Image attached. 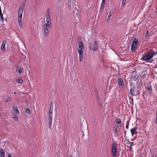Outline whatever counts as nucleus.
Masks as SVG:
<instances>
[{
  "label": "nucleus",
  "instance_id": "6e6d98bb",
  "mask_svg": "<svg viewBox=\"0 0 157 157\" xmlns=\"http://www.w3.org/2000/svg\"><path fill=\"white\" fill-rule=\"evenodd\" d=\"M130 149H132V147H130Z\"/></svg>",
  "mask_w": 157,
  "mask_h": 157
},
{
  "label": "nucleus",
  "instance_id": "39448f33",
  "mask_svg": "<svg viewBox=\"0 0 157 157\" xmlns=\"http://www.w3.org/2000/svg\"><path fill=\"white\" fill-rule=\"evenodd\" d=\"M51 25L45 23L44 25V35L45 37H47L49 33V29L51 26Z\"/></svg>",
  "mask_w": 157,
  "mask_h": 157
},
{
  "label": "nucleus",
  "instance_id": "b1692460",
  "mask_svg": "<svg viewBox=\"0 0 157 157\" xmlns=\"http://www.w3.org/2000/svg\"><path fill=\"white\" fill-rule=\"evenodd\" d=\"M25 112L27 113L28 114H30L31 113V111H30V109L28 108H26V109Z\"/></svg>",
  "mask_w": 157,
  "mask_h": 157
},
{
  "label": "nucleus",
  "instance_id": "473e14b6",
  "mask_svg": "<svg viewBox=\"0 0 157 157\" xmlns=\"http://www.w3.org/2000/svg\"><path fill=\"white\" fill-rule=\"evenodd\" d=\"M46 17H51V13H46Z\"/></svg>",
  "mask_w": 157,
  "mask_h": 157
},
{
  "label": "nucleus",
  "instance_id": "0eeeda50",
  "mask_svg": "<svg viewBox=\"0 0 157 157\" xmlns=\"http://www.w3.org/2000/svg\"><path fill=\"white\" fill-rule=\"evenodd\" d=\"M146 89L148 91V93L149 94H151L152 92V90L150 83H148L147 84Z\"/></svg>",
  "mask_w": 157,
  "mask_h": 157
},
{
  "label": "nucleus",
  "instance_id": "864d4df0",
  "mask_svg": "<svg viewBox=\"0 0 157 157\" xmlns=\"http://www.w3.org/2000/svg\"><path fill=\"white\" fill-rule=\"evenodd\" d=\"M51 109V110H52L53 109V108H51V109H50V108L49 109Z\"/></svg>",
  "mask_w": 157,
  "mask_h": 157
},
{
  "label": "nucleus",
  "instance_id": "aec40b11",
  "mask_svg": "<svg viewBox=\"0 0 157 157\" xmlns=\"http://www.w3.org/2000/svg\"><path fill=\"white\" fill-rule=\"evenodd\" d=\"M0 16L1 17L0 19V21L2 20V21H3V15L2 13L1 12V7H0Z\"/></svg>",
  "mask_w": 157,
  "mask_h": 157
},
{
  "label": "nucleus",
  "instance_id": "09e8293b",
  "mask_svg": "<svg viewBox=\"0 0 157 157\" xmlns=\"http://www.w3.org/2000/svg\"><path fill=\"white\" fill-rule=\"evenodd\" d=\"M8 157H12V156L11 155H8Z\"/></svg>",
  "mask_w": 157,
  "mask_h": 157
},
{
  "label": "nucleus",
  "instance_id": "6e6552de",
  "mask_svg": "<svg viewBox=\"0 0 157 157\" xmlns=\"http://www.w3.org/2000/svg\"><path fill=\"white\" fill-rule=\"evenodd\" d=\"M117 81L119 85L120 86H123L124 85V82L123 79L120 77L117 78Z\"/></svg>",
  "mask_w": 157,
  "mask_h": 157
},
{
  "label": "nucleus",
  "instance_id": "5fc2aeb1",
  "mask_svg": "<svg viewBox=\"0 0 157 157\" xmlns=\"http://www.w3.org/2000/svg\"><path fill=\"white\" fill-rule=\"evenodd\" d=\"M14 94H16V93L15 92H14Z\"/></svg>",
  "mask_w": 157,
  "mask_h": 157
},
{
  "label": "nucleus",
  "instance_id": "f257e3e1",
  "mask_svg": "<svg viewBox=\"0 0 157 157\" xmlns=\"http://www.w3.org/2000/svg\"><path fill=\"white\" fill-rule=\"evenodd\" d=\"M154 51L153 49H150L147 50L144 54L142 55V57L141 59L142 60L145 61L147 62L149 61L155 56Z\"/></svg>",
  "mask_w": 157,
  "mask_h": 157
},
{
  "label": "nucleus",
  "instance_id": "58836bf2",
  "mask_svg": "<svg viewBox=\"0 0 157 157\" xmlns=\"http://www.w3.org/2000/svg\"><path fill=\"white\" fill-rule=\"evenodd\" d=\"M19 25L21 28H22V25L21 22H18Z\"/></svg>",
  "mask_w": 157,
  "mask_h": 157
},
{
  "label": "nucleus",
  "instance_id": "9d476101",
  "mask_svg": "<svg viewBox=\"0 0 157 157\" xmlns=\"http://www.w3.org/2000/svg\"><path fill=\"white\" fill-rule=\"evenodd\" d=\"M136 90H135L133 88H131L130 90V95L134 96H136Z\"/></svg>",
  "mask_w": 157,
  "mask_h": 157
},
{
  "label": "nucleus",
  "instance_id": "a18cd8bd",
  "mask_svg": "<svg viewBox=\"0 0 157 157\" xmlns=\"http://www.w3.org/2000/svg\"><path fill=\"white\" fill-rule=\"evenodd\" d=\"M153 61H154L153 59H151V60H150L149 61V62H148L152 63L153 62Z\"/></svg>",
  "mask_w": 157,
  "mask_h": 157
},
{
  "label": "nucleus",
  "instance_id": "9b49d317",
  "mask_svg": "<svg viewBox=\"0 0 157 157\" xmlns=\"http://www.w3.org/2000/svg\"><path fill=\"white\" fill-rule=\"evenodd\" d=\"M13 109L15 113H16L18 115L19 114V111L17 107L15 106V105H13Z\"/></svg>",
  "mask_w": 157,
  "mask_h": 157
},
{
  "label": "nucleus",
  "instance_id": "3c124183",
  "mask_svg": "<svg viewBox=\"0 0 157 157\" xmlns=\"http://www.w3.org/2000/svg\"><path fill=\"white\" fill-rule=\"evenodd\" d=\"M156 117L157 118V111H156Z\"/></svg>",
  "mask_w": 157,
  "mask_h": 157
},
{
  "label": "nucleus",
  "instance_id": "1a4fd4ad",
  "mask_svg": "<svg viewBox=\"0 0 157 157\" xmlns=\"http://www.w3.org/2000/svg\"><path fill=\"white\" fill-rule=\"evenodd\" d=\"M6 44V42L5 41H3L2 44L1 46V49L2 52H4L5 51L6 48L5 47V44Z\"/></svg>",
  "mask_w": 157,
  "mask_h": 157
},
{
  "label": "nucleus",
  "instance_id": "4be33fe9",
  "mask_svg": "<svg viewBox=\"0 0 157 157\" xmlns=\"http://www.w3.org/2000/svg\"><path fill=\"white\" fill-rule=\"evenodd\" d=\"M23 9H22L21 8H19L18 11V14H22L23 13Z\"/></svg>",
  "mask_w": 157,
  "mask_h": 157
},
{
  "label": "nucleus",
  "instance_id": "8fccbe9b",
  "mask_svg": "<svg viewBox=\"0 0 157 157\" xmlns=\"http://www.w3.org/2000/svg\"><path fill=\"white\" fill-rule=\"evenodd\" d=\"M154 53H155V55H156L157 54V51L156 52H155L154 51Z\"/></svg>",
  "mask_w": 157,
  "mask_h": 157
},
{
  "label": "nucleus",
  "instance_id": "dca6fc26",
  "mask_svg": "<svg viewBox=\"0 0 157 157\" xmlns=\"http://www.w3.org/2000/svg\"><path fill=\"white\" fill-rule=\"evenodd\" d=\"M0 152L1 157H4L5 154L4 151L2 149H0Z\"/></svg>",
  "mask_w": 157,
  "mask_h": 157
},
{
  "label": "nucleus",
  "instance_id": "5701e85b",
  "mask_svg": "<svg viewBox=\"0 0 157 157\" xmlns=\"http://www.w3.org/2000/svg\"><path fill=\"white\" fill-rule=\"evenodd\" d=\"M151 153V157H154L155 151H154L153 150H150Z\"/></svg>",
  "mask_w": 157,
  "mask_h": 157
},
{
  "label": "nucleus",
  "instance_id": "e433bc0d",
  "mask_svg": "<svg viewBox=\"0 0 157 157\" xmlns=\"http://www.w3.org/2000/svg\"><path fill=\"white\" fill-rule=\"evenodd\" d=\"M138 78V76H134V77H133V79L134 81H136V80H137V79Z\"/></svg>",
  "mask_w": 157,
  "mask_h": 157
},
{
  "label": "nucleus",
  "instance_id": "2eb2a0df",
  "mask_svg": "<svg viewBox=\"0 0 157 157\" xmlns=\"http://www.w3.org/2000/svg\"><path fill=\"white\" fill-rule=\"evenodd\" d=\"M26 3V0H25L22 3L21 6H20L19 8H21L22 9H23L24 8Z\"/></svg>",
  "mask_w": 157,
  "mask_h": 157
},
{
  "label": "nucleus",
  "instance_id": "de8ad7c7",
  "mask_svg": "<svg viewBox=\"0 0 157 157\" xmlns=\"http://www.w3.org/2000/svg\"><path fill=\"white\" fill-rule=\"evenodd\" d=\"M155 122L156 124H157V118L156 117L155 120Z\"/></svg>",
  "mask_w": 157,
  "mask_h": 157
},
{
  "label": "nucleus",
  "instance_id": "72a5a7b5",
  "mask_svg": "<svg viewBox=\"0 0 157 157\" xmlns=\"http://www.w3.org/2000/svg\"><path fill=\"white\" fill-rule=\"evenodd\" d=\"M17 20L18 22H22V17H18Z\"/></svg>",
  "mask_w": 157,
  "mask_h": 157
},
{
  "label": "nucleus",
  "instance_id": "a19ab883",
  "mask_svg": "<svg viewBox=\"0 0 157 157\" xmlns=\"http://www.w3.org/2000/svg\"><path fill=\"white\" fill-rule=\"evenodd\" d=\"M128 125H129V122L126 125V128L127 129L128 127Z\"/></svg>",
  "mask_w": 157,
  "mask_h": 157
},
{
  "label": "nucleus",
  "instance_id": "cd10ccee",
  "mask_svg": "<svg viewBox=\"0 0 157 157\" xmlns=\"http://www.w3.org/2000/svg\"><path fill=\"white\" fill-rule=\"evenodd\" d=\"M89 48L90 49V50H93V46H92V43H90Z\"/></svg>",
  "mask_w": 157,
  "mask_h": 157
},
{
  "label": "nucleus",
  "instance_id": "f3484780",
  "mask_svg": "<svg viewBox=\"0 0 157 157\" xmlns=\"http://www.w3.org/2000/svg\"><path fill=\"white\" fill-rule=\"evenodd\" d=\"M147 73L146 72H143L141 75V78L144 79L146 75H147Z\"/></svg>",
  "mask_w": 157,
  "mask_h": 157
},
{
  "label": "nucleus",
  "instance_id": "f03ea898",
  "mask_svg": "<svg viewBox=\"0 0 157 157\" xmlns=\"http://www.w3.org/2000/svg\"><path fill=\"white\" fill-rule=\"evenodd\" d=\"M77 41L79 49H78V52L79 54V61H81L83 57V48L84 45L81 36H79L77 39Z\"/></svg>",
  "mask_w": 157,
  "mask_h": 157
},
{
  "label": "nucleus",
  "instance_id": "4468645a",
  "mask_svg": "<svg viewBox=\"0 0 157 157\" xmlns=\"http://www.w3.org/2000/svg\"><path fill=\"white\" fill-rule=\"evenodd\" d=\"M46 24H48L51 25V17H46Z\"/></svg>",
  "mask_w": 157,
  "mask_h": 157
},
{
  "label": "nucleus",
  "instance_id": "f704fd0d",
  "mask_svg": "<svg viewBox=\"0 0 157 157\" xmlns=\"http://www.w3.org/2000/svg\"><path fill=\"white\" fill-rule=\"evenodd\" d=\"M126 0H122V6H124Z\"/></svg>",
  "mask_w": 157,
  "mask_h": 157
},
{
  "label": "nucleus",
  "instance_id": "a211bd4d",
  "mask_svg": "<svg viewBox=\"0 0 157 157\" xmlns=\"http://www.w3.org/2000/svg\"><path fill=\"white\" fill-rule=\"evenodd\" d=\"M105 0H102V3H101L100 9H103V7L105 5Z\"/></svg>",
  "mask_w": 157,
  "mask_h": 157
},
{
  "label": "nucleus",
  "instance_id": "a878e982",
  "mask_svg": "<svg viewBox=\"0 0 157 157\" xmlns=\"http://www.w3.org/2000/svg\"><path fill=\"white\" fill-rule=\"evenodd\" d=\"M16 72H18L19 74H21V72H22V71H21V68H20L19 69H17L16 70Z\"/></svg>",
  "mask_w": 157,
  "mask_h": 157
},
{
  "label": "nucleus",
  "instance_id": "2f4dec72",
  "mask_svg": "<svg viewBox=\"0 0 157 157\" xmlns=\"http://www.w3.org/2000/svg\"><path fill=\"white\" fill-rule=\"evenodd\" d=\"M71 5V2H70L69 3H68L67 5V8L70 10H71V7H70Z\"/></svg>",
  "mask_w": 157,
  "mask_h": 157
},
{
  "label": "nucleus",
  "instance_id": "603ef678",
  "mask_svg": "<svg viewBox=\"0 0 157 157\" xmlns=\"http://www.w3.org/2000/svg\"><path fill=\"white\" fill-rule=\"evenodd\" d=\"M144 92H143V94L144 96Z\"/></svg>",
  "mask_w": 157,
  "mask_h": 157
},
{
  "label": "nucleus",
  "instance_id": "c85d7f7f",
  "mask_svg": "<svg viewBox=\"0 0 157 157\" xmlns=\"http://www.w3.org/2000/svg\"><path fill=\"white\" fill-rule=\"evenodd\" d=\"M117 124H120L121 123V121L120 119L117 118L116 119Z\"/></svg>",
  "mask_w": 157,
  "mask_h": 157
},
{
  "label": "nucleus",
  "instance_id": "393cba45",
  "mask_svg": "<svg viewBox=\"0 0 157 157\" xmlns=\"http://www.w3.org/2000/svg\"><path fill=\"white\" fill-rule=\"evenodd\" d=\"M111 16V13L110 12L109 13V15H108V17H107V22L109 21V20L110 19V18Z\"/></svg>",
  "mask_w": 157,
  "mask_h": 157
},
{
  "label": "nucleus",
  "instance_id": "c756f323",
  "mask_svg": "<svg viewBox=\"0 0 157 157\" xmlns=\"http://www.w3.org/2000/svg\"><path fill=\"white\" fill-rule=\"evenodd\" d=\"M117 127H114V130L115 131V132L116 133H117V127H118V125L117 124Z\"/></svg>",
  "mask_w": 157,
  "mask_h": 157
},
{
  "label": "nucleus",
  "instance_id": "6ab92c4d",
  "mask_svg": "<svg viewBox=\"0 0 157 157\" xmlns=\"http://www.w3.org/2000/svg\"><path fill=\"white\" fill-rule=\"evenodd\" d=\"M13 117L16 121H18V119L17 116L15 114H13Z\"/></svg>",
  "mask_w": 157,
  "mask_h": 157
},
{
  "label": "nucleus",
  "instance_id": "37998d69",
  "mask_svg": "<svg viewBox=\"0 0 157 157\" xmlns=\"http://www.w3.org/2000/svg\"><path fill=\"white\" fill-rule=\"evenodd\" d=\"M47 13H50V10L49 9H48L47 10Z\"/></svg>",
  "mask_w": 157,
  "mask_h": 157
},
{
  "label": "nucleus",
  "instance_id": "7ed1b4c3",
  "mask_svg": "<svg viewBox=\"0 0 157 157\" xmlns=\"http://www.w3.org/2000/svg\"><path fill=\"white\" fill-rule=\"evenodd\" d=\"M138 40L136 38H134L132 44L131 50L132 52H135L137 46Z\"/></svg>",
  "mask_w": 157,
  "mask_h": 157
},
{
  "label": "nucleus",
  "instance_id": "20e7f679",
  "mask_svg": "<svg viewBox=\"0 0 157 157\" xmlns=\"http://www.w3.org/2000/svg\"><path fill=\"white\" fill-rule=\"evenodd\" d=\"M52 110H51V109H49V112L48 113V120H49V125L48 127L50 129L51 128L52 123Z\"/></svg>",
  "mask_w": 157,
  "mask_h": 157
},
{
  "label": "nucleus",
  "instance_id": "4c0bfd02",
  "mask_svg": "<svg viewBox=\"0 0 157 157\" xmlns=\"http://www.w3.org/2000/svg\"><path fill=\"white\" fill-rule=\"evenodd\" d=\"M129 144L130 145V147H131L132 146L134 145L133 143V142H130L129 143Z\"/></svg>",
  "mask_w": 157,
  "mask_h": 157
},
{
  "label": "nucleus",
  "instance_id": "412c9836",
  "mask_svg": "<svg viewBox=\"0 0 157 157\" xmlns=\"http://www.w3.org/2000/svg\"><path fill=\"white\" fill-rule=\"evenodd\" d=\"M17 82L18 83H21L23 82V81L22 79H21V78H18L17 79Z\"/></svg>",
  "mask_w": 157,
  "mask_h": 157
},
{
  "label": "nucleus",
  "instance_id": "f8f14e48",
  "mask_svg": "<svg viewBox=\"0 0 157 157\" xmlns=\"http://www.w3.org/2000/svg\"><path fill=\"white\" fill-rule=\"evenodd\" d=\"M137 129V128H133L131 129V132L132 134V136H133L134 134H136L137 133V132L136 131Z\"/></svg>",
  "mask_w": 157,
  "mask_h": 157
},
{
  "label": "nucleus",
  "instance_id": "7c9ffc66",
  "mask_svg": "<svg viewBox=\"0 0 157 157\" xmlns=\"http://www.w3.org/2000/svg\"><path fill=\"white\" fill-rule=\"evenodd\" d=\"M140 92L139 90H137V91L136 90V96H137L138 95H139Z\"/></svg>",
  "mask_w": 157,
  "mask_h": 157
},
{
  "label": "nucleus",
  "instance_id": "49530a36",
  "mask_svg": "<svg viewBox=\"0 0 157 157\" xmlns=\"http://www.w3.org/2000/svg\"><path fill=\"white\" fill-rule=\"evenodd\" d=\"M126 131L125 130L124 131V134L125 135H126Z\"/></svg>",
  "mask_w": 157,
  "mask_h": 157
},
{
  "label": "nucleus",
  "instance_id": "79ce46f5",
  "mask_svg": "<svg viewBox=\"0 0 157 157\" xmlns=\"http://www.w3.org/2000/svg\"><path fill=\"white\" fill-rule=\"evenodd\" d=\"M22 17V14H18V17Z\"/></svg>",
  "mask_w": 157,
  "mask_h": 157
},
{
  "label": "nucleus",
  "instance_id": "ea45409f",
  "mask_svg": "<svg viewBox=\"0 0 157 157\" xmlns=\"http://www.w3.org/2000/svg\"><path fill=\"white\" fill-rule=\"evenodd\" d=\"M53 103L52 102L51 103V104L50 105V109H51V108H52L53 106Z\"/></svg>",
  "mask_w": 157,
  "mask_h": 157
},
{
  "label": "nucleus",
  "instance_id": "bb28decb",
  "mask_svg": "<svg viewBox=\"0 0 157 157\" xmlns=\"http://www.w3.org/2000/svg\"><path fill=\"white\" fill-rule=\"evenodd\" d=\"M149 36V32L148 30H147L145 34V37H147Z\"/></svg>",
  "mask_w": 157,
  "mask_h": 157
},
{
  "label": "nucleus",
  "instance_id": "c03bdc74",
  "mask_svg": "<svg viewBox=\"0 0 157 157\" xmlns=\"http://www.w3.org/2000/svg\"><path fill=\"white\" fill-rule=\"evenodd\" d=\"M6 101H8L10 100V99L9 98H6Z\"/></svg>",
  "mask_w": 157,
  "mask_h": 157
},
{
  "label": "nucleus",
  "instance_id": "c9c22d12",
  "mask_svg": "<svg viewBox=\"0 0 157 157\" xmlns=\"http://www.w3.org/2000/svg\"><path fill=\"white\" fill-rule=\"evenodd\" d=\"M129 100L130 102H132V104H133V98H129Z\"/></svg>",
  "mask_w": 157,
  "mask_h": 157
},
{
  "label": "nucleus",
  "instance_id": "ddd939ff",
  "mask_svg": "<svg viewBox=\"0 0 157 157\" xmlns=\"http://www.w3.org/2000/svg\"><path fill=\"white\" fill-rule=\"evenodd\" d=\"M93 47L94 51L97 50L98 47V44H97V42H96V41H95L94 42V44L93 45Z\"/></svg>",
  "mask_w": 157,
  "mask_h": 157
},
{
  "label": "nucleus",
  "instance_id": "423d86ee",
  "mask_svg": "<svg viewBox=\"0 0 157 157\" xmlns=\"http://www.w3.org/2000/svg\"><path fill=\"white\" fill-rule=\"evenodd\" d=\"M117 144L114 143H113L112 148V155L113 157H114L116 155L117 152Z\"/></svg>",
  "mask_w": 157,
  "mask_h": 157
}]
</instances>
